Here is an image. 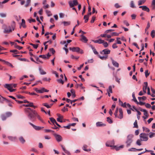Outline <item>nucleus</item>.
Listing matches in <instances>:
<instances>
[{"mask_svg": "<svg viewBox=\"0 0 155 155\" xmlns=\"http://www.w3.org/2000/svg\"><path fill=\"white\" fill-rule=\"evenodd\" d=\"M30 3L31 0H27L26 1V3L25 5V7H28L30 4Z\"/></svg>", "mask_w": 155, "mask_h": 155, "instance_id": "e433bc0d", "label": "nucleus"}, {"mask_svg": "<svg viewBox=\"0 0 155 155\" xmlns=\"http://www.w3.org/2000/svg\"><path fill=\"white\" fill-rule=\"evenodd\" d=\"M119 114L118 116L117 115V113L118 112V108L116 109L115 112L114 113V115L116 117H117L120 119H122L123 117V112L122 109L121 108H119Z\"/></svg>", "mask_w": 155, "mask_h": 155, "instance_id": "7ed1b4c3", "label": "nucleus"}, {"mask_svg": "<svg viewBox=\"0 0 155 155\" xmlns=\"http://www.w3.org/2000/svg\"><path fill=\"white\" fill-rule=\"evenodd\" d=\"M0 16L2 18H5L6 16V14L4 13H0Z\"/></svg>", "mask_w": 155, "mask_h": 155, "instance_id": "de8ad7c7", "label": "nucleus"}, {"mask_svg": "<svg viewBox=\"0 0 155 155\" xmlns=\"http://www.w3.org/2000/svg\"><path fill=\"white\" fill-rule=\"evenodd\" d=\"M102 44H103L105 48H107L108 46V45L107 42L105 41L104 40V42L102 43Z\"/></svg>", "mask_w": 155, "mask_h": 155, "instance_id": "58836bf2", "label": "nucleus"}, {"mask_svg": "<svg viewBox=\"0 0 155 155\" xmlns=\"http://www.w3.org/2000/svg\"><path fill=\"white\" fill-rule=\"evenodd\" d=\"M145 76L146 78H147L148 76L149 75L150 73L148 72V70H146L145 71Z\"/></svg>", "mask_w": 155, "mask_h": 155, "instance_id": "3c124183", "label": "nucleus"}, {"mask_svg": "<svg viewBox=\"0 0 155 155\" xmlns=\"http://www.w3.org/2000/svg\"><path fill=\"white\" fill-rule=\"evenodd\" d=\"M132 97L133 98V101L137 103V104H138V102H137V101L135 97V94L134 93H133L132 94Z\"/></svg>", "mask_w": 155, "mask_h": 155, "instance_id": "72a5a7b5", "label": "nucleus"}, {"mask_svg": "<svg viewBox=\"0 0 155 155\" xmlns=\"http://www.w3.org/2000/svg\"><path fill=\"white\" fill-rule=\"evenodd\" d=\"M30 45H32V46L33 47L35 48V49H36L37 48L38 46V45L37 44V45H35V44H33L32 43H30Z\"/></svg>", "mask_w": 155, "mask_h": 155, "instance_id": "5fc2aeb1", "label": "nucleus"}, {"mask_svg": "<svg viewBox=\"0 0 155 155\" xmlns=\"http://www.w3.org/2000/svg\"><path fill=\"white\" fill-rule=\"evenodd\" d=\"M130 7L132 8H134L135 7L134 2L131 1L130 3Z\"/></svg>", "mask_w": 155, "mask_h": 155, "instance_id": "6e6d98bb", "label": "nucleus"}, {"mask_svg": "<svg viewBox=\"0 0 155 155\" xmlns=\"http://www.w3.org/2000/svg\"><path fill=\"white\" fill-rule=\"evenodd\" d=\"M25 111L28 113V116L30 120L32 121H35L36 118H37L40 121H43V120L40 116L35 110H32L31 108H28L25 109Z\"/></svg>", "mask_w": 155, "mask_h": 155, "instance_id": "f257e3e1", "label": "nucleus"}, {"mask_svg": "<svg viewBox=\"0 0 155 155\" xmlns=\"http://www.w3.org/2000/svg\"><path fill=\"white\" fill-rule=\"evenodd\" d=\"M73 3L74 5H76L78 4V2L77 0H74L73 1Z\"/></svg>", "mask_w": 155, "mask_h": 155, "instance_id": "774afa93", "label": "nucleus"}, {"mask_svg": "<svg viewBox=\"0 0 155 155\" xmlns=\"http://www.w3.org/2000/svg\"><path fill=\"white\" fill-rule=\"evenodd\" d=\"M81 40L82 41L85 43H86L87 42L88 40L85 36L83 35H81Z\"/></svg>", "mask_w": 155, "mask_h": 155, "instance_id": "f8f14e48", "label": "nucleus"}, {"mask_svg": "<svg viewBox=\"0 0 155 155\" xmlns=\"http://www.w3.org/2000/svg\"><path fill=\"white\" fill-rule=\"evenodd\" d=\"M17 97L19 99H23L25 98V97L20 94H18L17 95Z\"/></svg>", "mask_w": 155, "mask_h": 155, "instance_id": "4d7b16f0", "label": "nucleus"}, {"mask_svg": "<svg viewBox=\"0 0 155 155\" xmlns=\"http://www.w3.org/2000/svg\"><path fill=\"white\" fill-rule=\"evenodd\" d=\"M71 92L73 97H75L76 95L75 94V92L74 90L73 89H72L71 91Z\"/></svg>", "mask_w": 155, "mask_h": 155, "instance_id": "473e14b6", "label": "nucleus"}, {"mask_svg": "<svg viewBox=\"0 0 155 155\" xmlns=\"http://www.w3.org/2000/svg\"><path fill=\"white\" fill-rule=\"evenodd\" d=\"M92 41L95 43H98L99 44H102L104 42V40L101 39H99L96 40H93Z\"/></svg>", "mask_w": 155, "mask_h": 155, "instance_id": "dca6fc26", "label": "nucleus"}, {"mask_svg": "<svg viewBox=\"0 0 155 155\" xmlns=\"http://www.w3.org/2000/svg\"><path fill=\"white\" fill-rule=\"evenodd\" d=\"M120 38H117V44H121V41H120Z\"/></svg>", "mask_w": 155, "mask_h": 155, "instance_id": "a18cd8bd", "label": "nucleus"}, {"mask_svg": "<svg viewBox=\"0 0 155 155\" xmlns=\"http://www.w3.org/2000/svg\"><path fill=\"white\" fill-rule=\"evenodd\" d=\"M64 24V26H67L70 25L71 22L70 21H63L62 22Z\"/></svg>", "mask_w": 155, "mask_h": 155, "instance_id": "7c9ffc66", "label": "nucleus"}, {"mask_svg": "<svg viewBox=\"0 0 155 155\" xmlns=\"http://www.w3.org/2000/svg\"><path fill=\"white\" fill-rule=\"evenodd\" d=\"M50 121L53 124H55V123L56 122V121L55 119H54L53 117H51L50 118Z\"/></svg>", "mask_w": 155, "mask_h": 155, "instance_id": "ea45409f", "label": "nucleus"}, {"mask_svg": "<svg viewBox=\"0 0 155 155\" xmlns=\"http://www.w3.org/2000/svg\"><path fill=\"white\" fill-rule=\"evenodd\" d=\"M51 79L50 78H47V77H45L42 79V80L44 81H48L50 82V81Z\"/></svg>", "mask_w": 155, "mask_h": 155, "instance_id": "a878e982", "label": "nucleus"}, {"mask_svg": "<svg viewBox=\"0 0 155 155\" xmlns=\"http://www.w3.org/2000/svg\"><path fill=\"white\" fill-rule=\"evenodd\" d=\"M107 122L110 124H111L112 123V120L109 117H107Z\"/></svg>", "mask_w": 155, "mask_h": 155, "instance_id": "09e8293b", "label": "nucleus"}, {"mask_svg": "<svg viewBox=\"0 0 155 155\" xmlns=\"http://www.w3.org/2000/svg\"><path fill=\"white\" fill-rule=\"evenodd\" d=\"M44 131H45V133H49V132H53V131L51 130H49V129H45L44 130Z\"/></svg>", "mask_w": 155, "mask_h": 155, "instance_id": "bf43d9fd", "label": "nucleus"}, {"mask_svg": "<svg viewBox=\"0 0 155 155\" xmlns=\"http://www.w3.org/2000/svg\"><path fill=\"white\" fill-rule=\"evenodd\" d=\"M69 5L71 7H73L74 6V5L73 2L71 1H70L69 2Z\"/></svg>", "mask_w": 155, "mask_h": 155, "instance_id": "0e129e2a", "label": "nucleus"}, {"mask_svg": "<svg viewBox=\"0 0 155 155\" xmlns=\"http://www.w3.org/2000/svg\"><path fill=\"white\" fill-rule=\"evenodd\" d=\"M146 1V0H140L138 2V5H140L143 4Z\"/></svg>", "mask_w": 155, "mask_h": 155, "instance_id": "5701e85b", "label": "nucleus"}, {"mask_svg": "<svg viewBox=\"0 0 155 155\" xmlns=\"http://www.w3.org/2000/svg\"><path fill=\"white\" fill-rule=\"evenodd\" d=\"M112 63L113 65L115 67L118 68L119 67V64L114 60L112 59Z\"/></svg>", "mask_w": 155, "mask_h": 155, "instance_id": "2eb2a0df", "label": "nucleus"}, {"mask_svg": "<svg viewBox=\"0 0 155 155\" xmlns=\"http://www.w3.org/2000/svg\"><path fill=\"white\" fill-rule=\"evenodd\" d=\"M69 49L73 52H79L80 51V48L78 47H74L73 48L70 47V48Z\"/></svg>", "mask_w": 155, "mask_h": 155, "instance_id": "9d476101", "label": "nucleus"}, {"mask_svg": "<svg viewBox=\"0 0 155 155\" xmlns=\"http://www.w3.org/2000/svg\"><path fill=\"white\" fill-rule=\"evenodd\" d=\"M134 127L136 128H138V126L137 125V120H136L134 124Z\"/></svg>", "mask_w": 155, "mask_h": 155, "instance_id": "37998d69", "label": "nucleus"}, {"mask_svg": "<svg viewBox=\"0 0 155 155\" xmlns=\"http://www.w3.org/2000/svg\"><path fill=\"white\" fill-rule=\"evenodd\" d=\"M39 71L40 72V73L41 74L44 75L45 74H46V72L44 70L42 69L41 67H39Z\"/></svg>", "mask_w": 155, "mask_h": 155, "instance_id": "6ab92c4d", "label": "nucleus"}, {"mask_svg": "<svg viewBox=\"0 0 155 155\" xmlns=\"http://www.w3.org/2000/svg\"><path fill=\"white\" fill-rule=\"evenodd\" d=\"M17 84H5L4 85V87L7 88L10 92L15 91L16 90L15 89H13V88H15Z\"/></svg>", "mask_w": 155, "mask_h": 155, "instance_id": "f03ea898", "label": "nucleus"}, {"mask_svg": "<svg viewBox=\"0 0 155 155\" xmlns=\"http://www.w3.org/2000/svg\"><path fill=\"white\" fill-rule=\"evenodd\" d=\"M45 88H42L41 89L39 90V93H42L44 92Z\"/></svg>", "mask_w": 155, "mask_h": 155, "instance_id": "13d9d810", "label": "nucleus"}, {"mask_svg": "<svg viewBox=\"0 0 155 155\" xmlns=\"http://www.w3.org/2000/svg\"><path fill=\"white\" fill-rule=\"evenodd\" d=\"M15 22L14 21H13L11 25V27L13 31H14V30L15 28Z\"/></svg>", "mask_w": 155, "mask_h": 155, "instance_id": "f704fd0d", "label": "nucleus"}, {"mask_svg": "<svg viewBox=\"0 0 155 155\" xmlns=\"http://www.w3.org/2000/svg\"><path fill=\"white\" fill-rule=\"evenodd\" d=\"M10 52H11L14 53L15 54L19 53V52L18 51L16 50H11L10 51Z\"/></svg>", "mask_w": 155, "mask_h": 155, "instance_id": "c9c22d12", "label": "nucleus"}, {"mask_svg": "<svg viewBox=\"0 0 155 155\" xmlns=\"http://www.w3.org/2000/svg\"><path fill=\"white\" fill-rule=\"evenodd\" d=\"M46 12L48 15L49 16H51L52 15L51 12L50 11L48 10H46Z\"/></svg>", "mask_w": 155, "mask_h": 155, "instance_id": "49530a36", "label": "nucleus"}, {"mask_svg": "<svg viewBox=\"0 0 155 155\" xmlns=\"http://www.w3.org/2000/svg\"><path fill=\"white\" fill-rule=\"evenodd\" d=\"M5 100H6L7 102H9L10 101L8 100L5 98L3 97H2L0 98V102L3 103Z\"/></svg>", "mask_w": 155, "mask_h": 155, "instance_id": "aec40b11", "label": "nucleus"}, {"mask_svg": "<svg viewBox=\"0 0 155 155\" xmlns=\"http://www.w3.org/2000/svg\"><path fill=\"white\" fill-rule=\"evenodd\" d=\"M99 57L101 60H106L107 58V56H101L99 55H98Z\"/></svg>", "mask_w": 155, "mask_h": 155, "instance_id": "b1692460", "label": "nucleus"}, {"mask_svg": "<svg viewBox=\"0 0 155 155\" xmlns=\"http://www.w3.org/2000/svg\"><path fill=\"white\" fill-rule=\"evenodd\" d=\"M53 135L55 137V138L56 139V140L58 142H59L62 140V138L60 135L57 134H54Z\"/></svg>", "mask_w": 155, "mask_h": 155, "instance_id": "0eeeda50", "label": "nucleus"}, {"mask_svg": "<svg viewBox=\"0 0 155 155\" xmlns=\"http://www.w3.org/2000/svg\"><path fill=\"white\" fill-rule=\"evenodd\" d=\"M7 117L5 115L3 114L1 115V118L2 120H5Z\"/></svg>", "mask_w": 155, "mask_h": 155, "instance_id": "603ef678", "label": "nucleus"}, {"mask_svg": "<svg viewBox=\"0 0 155 155\" xmlns=\"http://www.w3.org/2000/svg\"><path fill=\"white\" fill-rule=\"evenodd\" d=\"M114 144V141H108L106 143V145L107 147H113L114 148L116 147V146H113L112 145Z\"/></svg>", "mask_w": 155, "mask_h": 155, "instance_id": "1a4fd4ad", "label": "nucleus"}, {"mask_svg": "<svg viewBox=\"0 0 155 155\" xmlns=\"http://www.w3.org/2000/svg\"><path fill=\"white\" fill-rule=\"evenodd\" d=\"M107 92H109L110 93H112V87L111 86H110L108 87V89L107 90Z\"/></svg>", "mask_w": 155, "mask_h": 155, "instance_id": "4c0bfd02", "label": "nucleus"}, {"mask_svg": "<svg viewBox=\"0 0 155 155\" xmlns=\"http://www.w3.org/2000/svg\"><path fill=\"white\" fill-rule=\"evenodd\" d=\"M133 135L132 134L129 135L127 138V140L126 141V146L127 147H129L131 145L133 142L132 138Z\"/></svg>", "mask_w": 155, "mask_h": 155, "instance_id": "20e7f679", "label": "nucleus"}, {"mask_svg": "<svg viewBox=\"0 0 155 155\" xmlns=\"http://www.w3.org/2000/svg\"><path fill=\"white\" fill-rule=\"evenodd\" d=\"M110 51L107 49H105L100 52V53L103 55L107 56L108 54H110Z\"/></svg>", "mask_w": 155, "mask_h": 155, "instance_id": "423d86ee", "label": "nucleus"}, {"mask_svg": "<svg viewBox=\"0 0 155 155\" xmlns=\"http://www.w3.org/2000/svg\"><path fill=\"white\" fill-rule=\"evenodd\" d=\"M87 145H84L83 147V149L85 151L88 152L91 151V150L90 149H87Z\"/></svg>", "mask_w": 155, "mask_h": 155, "instance_id": "f3484780", "label": "nucleus"}, {"mask_svg": "<svg viewBox=\"0 0 155 155\" xmlns=\"http://www.w3.org/2000/svg\"><path fill=\"white\" fill-rule=\"evenodd\" d=\"M61 147H62L63 151L64 152L66 153L68 155H69L70 154V153L69 152V151H68V150H66L63 145H61Z\"/></svg>", "mask_w": 155, "mask_h": 155, "instance_id": "a211bd4d", "label": "nucleus"}, {"mask_svg": "<svg viewBox=\"0 0 155 155\" xmlns=\"http://www.w3.org/2000/svg\"><path fill=\"white\" fill-rule=\"evenodd\" d=\"M142 10L146 11L147 12H149L150 11L149 9L146 6H143Z\"/></svg>", "mask_w": 155, "mask_h": 155, "instance_id": "393cba45", "label": "nucleus"}, {"mask_svg": "<svg viewBox=\"0 0 155 155\" xmlns=\"http://www.w3.org/2000/svg\"><path fill=\"white\" fill-rule=\"evenodd\" d=\"M145 106L147 108H150L151 107L150 104L148 103H147L145 104Z\"/></svg>", "mask_w": 155, "mask_h": 155, "instance_id": "338daca9", "label": "nucleus"}, {"mask_svg": "<svg viewBox=\"0 0 155 155\" xmlns=\"http://www.w3.org/2000/svg\"><path fill=\"white\" fill-rule=\"evenodd\" d=\"M89 17L87 15L84 16V19H85L84 22L85 23H87L89 19Z\"/></svg>", "mask_w": 155, "mask_h": 155, "instance_id": "cd10ccee", "label": "nucleus"}, {"mask_svg": "<svg viewBox=\"0 0 155 155\" xmlns=\"http://www.w3.org/2000/svg\"><path fill=\"white\" fill-rule=\"evenodd\" d=\"M112 36H117L119 35V34L115 32H112L111 34Z\"/></svg>", "mask_w": 155, "mask_h": 155, "instance_id": "8fccbe9b", "label": "nucleus"}, {"mask_svg": "<svg viewBox=\"0 0 155 155\" xmlns=\"http://www.w3.org/2000/svg\"><path fill=\"white\" fill-rule=\"evenodd\" d=\"M28 104H24V106L26 107H31L33 106V103L32 102H30L28 103Z\"/></svg>", "mask_w": 155, "mask_h": 155, "instance_id": "c756f323", "label": "nucleus"}, {"mask_svg": "<svg viewBox=\"0 0 155 155\" xmlns=\"http://www.w3.org/2000/svg\"><path fill=\"white\" fill-rule=\"evenodd\" d=\"M52 73L53 74H55V75L56 76L57 78H58V73H57V72L56 71H52Z\"/></svg>", "mask_w": 155, "mask_h": 155, "instance_id": "864d4df0", "label": "nucleus"}, {"mask_svg": "<svg viewBox=\"0 0 155 155\" xmlns=\"http://www.w3.org/2000/svg\"><path fill=\"white\" fill-rule=\"evenodd\" d=\"M5 115L7 117H9L12 115V113L10 112H7L6 113Z\"/></svg>", "mask_w": 155, "mask_h": 155, "instance_id": "e2e57ef3", "label": "nucleus"}, {"mask_svg": "<svg viewBox=\"0 0 155 155\" xmlns=\"http://www.w3.org/2000/svg\"><path fill=\"white\" fill-rule=\"evenodd\" d=\"M96 125L97 127H104L106 125V124L103 123L101 122H97Z\"/></svg>", "mask_w": 155, "mask_h": 155, "instance_id": "ddd939ff", "label": "nucleus"}, {"mask_svg": "<svg viewBox=\"0 0 155 155\" xmlns=\"http://www.w3.org/2000/svg\"><path fill=\"white\" fill-rule=\"evenodd\" d=\"M29 124L32 126L36 130H39L44 128V127H41L35 126L31 122H29Z\"/></svg>", "mask_w": 155, "mask_h": 155, "instance_id": "6e6552de", "label": "nucleus"}, {"mask_svg": "<svg viewBox=\"0 0 155 155\" xmlns=\"http://www.w3.org/2000/svg\"><path fill=\"white\" fill-rule=\"evenodd\" d=\"M95 18L96 17L95 16H93L92 17L91 20V23H94L95 20Z\"/></svg>", "mask_w": 155, "mask_h": 155, "instance_id": "69168bd1", "label": "nucleus"}, {"mask_svg": "<svg viewBox=\"0 0 155 155\" xmlns=\"http://www.w3.org/2000/svg\"><path fill=\"white\" fill-rule=\"evenodd\" d=\"M143 150V149H137L134 148H131L129 149H128L129 151H141Z\"/></svg>", "mask_w": 155, "mask_h": 155, "instance_id": "4468645a", "label": "nucleus"}, {"mask_svg": "<svg viewBox=\"0 0 155 155\" xmlns=\"http://www.w3.org/2000/svg\"><path fill=\"white\" fill-rule=\"evenodd\" d=\"M141 141H142L140 139H138L137 140V142H136V144L139 146H140L141 145Z\"/></svg>", "mask_w": 155, "mask_h": 155, "instance_id": "a19ab883", "label": "nucleus"}, {"mask_svg": "<svg viewBox=\"0 0 155 155\" xmlns=\"http://www.w3.org/2000/svg\"><path fill=\"white\" fill-rule=\"evenodd\" d=\"M5 62L6 63V64L7 65H8V66H10V67H11L12 68L14 67L13 65L11 63H10L9 62H7V61H5Z\"/></svg>", "mask_w": 155, "mask_h": 155, "instance_id": "680f3d73", "label": "nucleus"}, {"mask_svg": "<svg viewBox=\"0 0 155 155\" xmlns=\"http://www.w3.org/2000/svg\"><path fill=\"white\" fill-rule=\"evenodd\" d=\"M144 114L146 117H145L143 116V117L144 119L147 118L148 117V113L147 111L145 110L143 112Z\"/></svg>", "mask_w": 155, "mask_h": 155, "instance_id": "bb28decb", "label": "nucleus"}, {"mask_svg": "<svg viewBox=\"0 0 155 155\" xmlns=\"http://www.w3.org/2000/svg\"><path fill=\"white\" fill-rule=\"evenodd\" d=\"M143 130L146 132L148 133L150 131V130H149L147 128L143 127Z\"/></svg>", "mask_w": 155, "mask_h": 155, "instance_id": "c03bdc74", "label": "nucleus"}, {"mask_svg": "<svg viewBox=\"0 0 155 155\" xmlns=\"http://www.w3.org/2000/svg\"><path fill=\"white\" fill-rule=\"evenodd\" d=\"M144 84L145 85V86H143V91L144 93H146V91H147V87L148 84H147V82H144Z\"/></svg>", "mask_w": 155, "mask_h": 155, "instance_id": "9b49d317", "label": "nucleus"}, {"mask_svg": "<svg viewBox=\"0 0 155 155\" xmlns=\"http://www.w3.org/2000/svg\"><path fill=\"white\" fill-rule=\"evenodd\" d=\"M140 137L142 141H147L148 139V135L144 133L140 134Z\"/></svg>", "mask_w": 155, "mask_h": 155, "instance_id": "39448f33", "label": "nucleus"}, {"mask_svg": "<svg viewBox=\"0 0 155 155\" xmlns=\"http://www.w3.org/2000/svg\"><path fill=\"white\" fill-rule=\"evenodd\" d=\"M15 47L16 48L18 49V50H20L22 48V47L20 46L17 45L16 44H15Z\"/></svg>", "mask_w": 155, "mask_h": 155, "instance_id": "79ce46f5", "label": "nucleus"}, {"mask_svg": "<svg viewBox=\"0 0 155 155\" xmlns=\"http://www.w3.org/2000/svg\"><path fill=\"white\" fill-rule=\"evenodd\" d=\"M42 105L46 107L47 108H49L51 107L52 105H48L47 103H44L42 104Z\"/></svg>", "mask_w": 155, "mask_h": 155, "instance_id": "c85d7f7f", "label": "nucleus"}, {"mask_svg": "<svg viewBox=\"0 0 155 155\" xmlns=\"http://www.w3.org/2000/svg\"><path fill=\"white\" fill-rule=\"evenodd\" d=\"M9 30L6 29H5L4 31V32L5 33H9L11 32L12 31V29L11 28V27H9Z\"/></svg>", "mask_w": 155, "mask_h": 155, "instance_id": "4be33fe9", "label": "nucleus"}, {"mask_svg": "<svg viewBox=\"0 0 155 155\" xmlns=\"http://www.w3.org/2000/svg\"><path fill=\"white\" fill-rule=\"evenodd\" d=\"M150 134L149 135V137L151 138L154 136L155 135V133L150 132Z\"/></svg>", "mask_w": 155, "mask_h": 155, "instance_id": "052dcab7", "label": "nucleus"}, {"mask_svg": "<svg viewBox=\"0 0 155 155\" xmlns=\"http://www.w3.org/2000/svg\"><path fill=\"white\" fill-rule=\"evenodd\" d=\"M19 140L22 143H24L25 142V140L22 137H20L19 138Z\"/></svg>", "mask_w": 155, "mask_h": 155, "instance_id": "412c9836", "label": "nucleus"}, {"mask_svg": "<svg viewBox=\"0 0 155 155\" xmlns=\"http://www.w3.org/2000/svg\"><path fill=\"white\" fill-rule=\"evenodd\" d=\"M150 35L152 37V38H154L155 37V31L154 30H153L152 31Z\"/></svg>", "mask_w": 155, "mask_h": 155, "instance_id": "2f4dec72", "label": "nucleus"}]
</instances>
